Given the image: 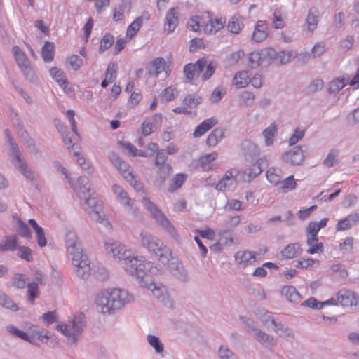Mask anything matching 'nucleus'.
<instances>
[{
  "label": "nucleus",
  "instance_id": "nucleus-1",
  "mask_svg": "<svg viewBox=\"0 0 359 359\" xmlns=\"http://www.w3.org/2000/svg\"><path fill=\"white\" fill-rule=\"evenodd\" d=\"M126 269L132 275L140 278L141 287L147 288L152 292L153 295L161 301H164L165 296L167 294V290L161 283H156L151 279L153 270L156 271V267H153V264L150 262H146L137 257L130 256L127 261H125Z\"/></svg>",
  "mask_w": 359,
  "mask_h": 359
},
{
  "label": "nucleus",
  "instance_id": "nucleus-2",
  "mask_svg": "<svg viewBox=\"0 0 359 359\" xmlns=\"http://www.w3.org/2000/svg\"><path fill=\"white\" fill-rule=\"evenodd\" d=\"M130 301L129 294L121 289L111 288L101 291L96 298L97 309L102 313H111L121 309Z\"/></svg>",
  "mask_w": 359,
  "mask_h": 359
},
{
  "label": "nucleus",
  "instance_id": "nucleus-3",
  "mask_svg": "<svg viewBox=\"0 0 359 359\" xmlns=\"http://www.w3.org/2000/svg\"><path fill=\"white\" fill-rule=\"evenodd\" d=\"M66 245L68 253L72 256V262L77 275L83 278H87L90 272L88 259L83 253L80 243L74 232L66 236Z\"/></svg>",
  "mask_w": 359,
  "mask_h": 359
},
{
  "label": "nucleus",
  "instance_id": "nucleus-4",
  "mask_svg": "<svg viewBox=\"0 0 359 359\" xmlns=\"http://www.w3.org/2000/svg\"><path fill=\"white\" fill-rule=\"evenodd\" d=\"M78 184L72 185L74 191L77 193L79 196L84 199L86 203L90 208V210H88V214L90 217L99 222L100 224H103L106 228L111 229V225L108 222L107 219L104 217L102 218L100 215L99 210L100 206L97 204V200L95 197H90L89 194V188L86 187L87 182L86 179L80 177L77 180Z\"/></svg>",
  "mask_w": 359,
  "mask_h": 359
},
{
  "label": "nucleus",
  "instance_id": "nucleus-5",
  "mask_svg": "<svg viewBox=\"0 0 359 359\" xmlns=\"http://www.w3.org/2000/svg\"><path fill=\"white\" fill-rule=\"evenodd\" d=\"M140 240L143 247L155 255L160 262L165 264L172 259V252L158 238L146 231L140 233Z\"/></svg>",
  "mask_w": 359,
  "mask_h": 359
},
{
  "label": "nucleus",
  "instance_id": "nucleus-6",
  "mask_svg": "<svg viewBox=\"0 0 359 359\" xmlns=\"http://www.w3.org/2000/svg\"><path fill=\"white\" fill-rule=\"evenodd\" d=\"M216 68V63L211 62L208 64L205 58L202 57L197 60L196 64H187L184 67V73L186 78L193 81L201 75L202 80L208 79L214 74Z\"/></svg>",
  "mask_w": 359,
  "mask_h": 359
},
{
  "label": "nucleus",
  "instance_id": "nucleus-7",
  "mask_svg": "<svg viewBox=\"0 0 359 359\" xmlns=\"http://www.w3.org/2000/svg\"><path fill=\"white\" fill-rule=\"evenodd\" d=\"M5 135L7 137L8 142L10 145L11 152L13 155V157L11 158L12 163L20 170L21 173L26 178H28L30 180H33L34 178V175L32 171L27 168L26 163L22 157L18 147L16 144L13 138L11 136L8 130H5Z\"/></svg>",
  "mask_w": 359,
  "mask_h": 359
},
{
  "label": "nucleus",
  "instance_id": "nucleus-8",
  "mask_svg": "<svg viewBox=\"0 0 359 359\" xmlns=\"http://www.w3.org/2000/svg\"><path fill=\"white\" fill-rule=\"evenodd\" d=\"M142 204L151 214V217L158 222L170 234L175 238H177L179 235L177 230L165 215L148 198L144 197L142 199Z\"/></svg>",
  "mask_w": 359,
  "mask_h": 359
},
{
  "label": "nucleus",
  "instance_id": "nucleus-9",
  "mask_svg": "<svg viewBox=\"0 0 359 359\" xmlns=\"http://www.w3.org/2000/svg\"><path fill=\"white\" fill-rule=\"evenodd\" d=\"M74 115L75 113L73 110L69 109L65 112V116L67 118L70 126L72 130L69 132L68 133L64 135L63 134V126L62 124L57 123L56 126L57 130L60 133H62V135L63 137V140L65 144L67 145V149L69 150L73 149L74 147L76 146V149L78 148L76 143L79 140V135L77 133V128H76V123L74 119Z\"/></svg>",
  "mask_w": 359,
  "mask_h": 359
},
{
  "label": "nucleus",
  "instance_id": "nucleus-10",
  "mask_svg": "<svg viewBox=\"0 0 359 359\" xmlns=\"http://www.w3.org/2000/svg\"><path fill=\"white\" fill-rule=\"evenodd\" d=\"M109 159L111 163L118 168L121 175L127 180L133 188L139 191L142 189V184L140 182L135 180L130 167L115 153H111Z\"/></svg>",
  "mask_w": 359,
  "mask_h": 359
},
{
  "label": "nucleus",
  "instance_id": "nucleus-11",
  "mask_svg": "<svg viewBox=\"0 0 359 359\" xmlns=\"http://www.w3.org/2000/svg\"><path fill=\"white\" fill-rule=\"evenodd\" d=\"M84 316L79 314L75 317L68 324H60L57 325V329L69 339H72V342H75L77 337L81 333L84 325Z\"/></svg>",
  "mask_w": 359,
  "mask_h": 359
},
{
  "label": "nucleus",
  "instance_id": "nucleus-12",
  "mask_svg": "<svg viewBox=\"0 0 359 359\" xmlns=\"http://www.w3.org/2000/svg\"><path fill=\"white\" fill-rule=\"evenodd\" d=\"M202 29L205 33H215L222 29L226 23V18L214 15L210 12L203 13Z\"/></svg>",
  "mask_w": 359,
  "mask_h": 359
},
{
  "label": "nucleus",
  "instance_id": "nucleus-13",
  "mask_svg": "<svg viewBox=\"0 0 359 359\" xmlns=\"http://www.w3.org/2000/svg\"><path fill=\"white\" fill-rule=\"evenodd\" d=\"M333 305L341 304L344 307L359 306V294L350 290H341L337 293Z\"/></svg>",
  "mask_w": 359,
  "mask_h": 359
},
{
  "label": "nucleus",
  "instance_id": "nucleus-14",
  "mask_svg": "<svg viewBox=\"0 0 359 359\" xmlns=\"http://www.w3.org/2000/svg\"><path fill=\"white\" fill-rule=\"evenodd\" d=\"M172 65V60L170 55L168 57L166 60L161 57H157L151 62L149 74L157 77L161 73L164 72L165 76H168L171 73Z\"/></svg>",
  "mask_w": 359,
  "mask_h": 359
},
{
  "label": "nucleus",
  "instance_id": "nucleus-15",
  "mask_svg": "<svg viewBox=\"0 0 359 359\" xmlns=\"http://www.w3.org/2000/svg\"><path fill=\"white\" fill-rule=\"evenodd\" d=\"M107 253L111 254L114 258L118 260L127 261L132 255L130 250L126 248L125 245L118 242H109L104 245Z\"/></svg>",
  "mask_w": 359,
  "mask_h": 359
},
{
  "label": "nucleus",
  "instance_id": "nucleus-16",
  "mask_svg": "<svg viewBox=\"0 0 359 359\" xmlns=\"http://www.w3.org/2000/svg\"><path fill=\"white\" fill-rule=\"evenodd\" d=\"M113 191L116 195V199L124 207L128 208L129 213L133 215H137L139 209L134 205L133 201L128 196V194L119 186L114 185Z\"/></svg>",
  "mask_w": 359,
  "mask_h": 359
},
{
  "label": "nucleus",
  "instance_id": "nucleus-17",
  "mask_svg": "<svg viewBox=\"0 0 359 359\" xmlns=\"http://www.w3.org/2000/svg\"><path fill=\"white\" fill-rule=\"evenodd\" d=\"M49 73L52 79H54L66 93H72L73 91L72 88L69 86L67 79L65 74L61 69L57 67H53L50 69Z\"/></svg>",
  "mask_w": 359,
  "mask_h": 359
},
{
  "label": "nucleus",
  "instance_id": "nucleus-18",
  "mask_svg": "<svg viewBox=\"0 0 359 359\" xmlns=\"http://www.w3.org/2000/svg\"><path fill=\"white\" fill-rule=\"evenodd\" d=\"M262 321L267 327H271L280 337H286L290 335V332L287 328H284L281 324H276L271 314L269 312L264 313L262 317Z\"/></svg>",
  "mask_w": 359,
  "mask_h": 359
},
{
  "label": "nucleus",
  "instance_id": "nucleus-19",
  "mask_svg": "<svg viewBox=\"0 0 359 359\" xmlns=\"http://www.w3.org/2000/svg\"><path fill=\"white\" fill-rule=\"evenodd\" d=\"M236 263L243 267L253 265L257 262V255L252 251L240 250L234 255Z\"/></svg>",
  "mask_w": 359,
  "mask_h": 359
},
{
  "label": "nucleus",
  "instance_id": "nucleus-20",
  "mask_svg": "<svg viewBox=\"0 0 359 359\" xmlns=\"http://www.w3.org/2000/svg\"><path fill=\"white\" fill-rule=\"evenodd\" d=\"M304 152L300 147H296L283 155L284 161L292 165L301 164L304 160Z\"/></svg>",
  "mask_w": 359,
  "mask_h": 359
},
{
  "label": "nucleus",
  "instance_id": "nucleus-21",
  "mask_svg": "<svg viewBox=\"0 0 359 359\" xmlns=\"http://www.w3.org/2000/svg\"><path fill=\"white\" fill-rule=\"evenodd\" d=\"M149 20V15H146L145 16H140L137 17L135 20H134L127 27L126 33V39L131 40L139 32L140 29L144 20Z\"/></svg>",
  "mask_w": 359,
  "mask_h": 359
},
{
  "label": "nucleus",
  "instance_id": "nucleus-22",
  "mask_svg": "<svg viewBox=\"0 0 359 359\" xmlns=\"http://www.w3.org/2000/svg\"><path fill=\"white\" fill-rule=\"evenodd\" d=\"M178 25V13L177 8H170L165 17V31L168 33L172 32Z\"/></svg>",
  "mask_w": 359,
  "mask_h": 359
},
{
  "label": "nucleus",
  "instance_id": "nucleus-23",
  "mask_svg": "<svg viewBox=\"0 0 359 359\" xmlns=\"http://www.w3.org/2000/svg\"><path fill=\"white\" fill-rule=\"evenodd\" d=\"M42 273L37 271L35 274L34 280L27 285L28 298L33 302L39 296L38 285L42 283Z\"/></svg>",
  "mask_w": 359,
  "mask_h": 359
},
{
  "label": "nucleus",
  "instance_id": "nucleus-24",
  "mask_svg": "<svg viewBox=\"0 0 359 359\" xmlns=\"http://www.w3.org/2000/svg\"><path fill=\"white\" fill-rule=\"evenodd\" d=\"M268 36V27L265 21L259 20L255 27L252 39L255 42L264 40Z\"/></svg>",
  "mask_w": 359,
  "mask_h": 359
},
{
  "label": "nucleus",
  "instance_id": "nucleus-25",
  "mask_svg": "<svg viewBox=\"0 0 359 359\" xmlns=\"http://www.w3.org/2000/svg\"><path fill=\"white\" fill-rule=\"evenodd\" d=\"M217 119L215 117L208 118L201 122L195 129L194 132V137H200L206 132L210 130L217 123Z\"/></svg>",
  "mask_w": 359,
  "mask_h": 359
},
{
  "label": "nucleus",
  "instance_id": "nucleus-26",
  "mask_svg": "<svg viewBox=\"0 0 359 359\" xmlns=\"http://www.w3.org/2000/svg\"><path fill=\"white\" fill-rule=\"evenodd\" d=\"M302 249L299 243H290L286 245L281 251V255L285 259H292L299 255Z\"/></svg>",
  "mask_w": 359,
  "mask_h": 359
},
{
  "label": "nucleus",
  "instance_id": "nucleus-27",
  "mask_svg": "<svg viewBox=\"0 0 359 359\" xmlns=\"http://www.w3.org/2000/svg\"><path fill=\"white\" fill-rule=\"evenodd\" d=\"M218 156V154L216 151H213L210 154H205L201 156L198 159V166L203 170H210L213 169V165L212 162L215 161Z\"/></svg>",
  "mask_w": 359,
  "mask_h": 359
},
{
  "label": "nucleus",
  "instance_id": "nucleus-28",
  "mask_svg": "<svg viewBox=\"0 0 359 359\" xmlns=\"http://www.w3.org/2000/svg\"><path fill=\"white\" fill-rule=\"evenodd\" d=\"M319 20V11L316 8H311L309 9L307 17L306 19V23L307 29L309 32L315 30L318 26Z\"/></svg>",
  "mask_w": 359,
  "mask_h": 359
},
{
  "label": "nucleus",
  "instance_id": "nucleus-29",
  "mask_svg": "<svg viewBox=\"0 0 359 359\" xmlns=\"http://www.w3.org/2000/svg\"><path fill=\"white\" fill-rule=\"evenodd\" d=\"M306 243L309 247L307 250L309 254L322 253L324 251V245L318 242V236H309Z\"/></svg>",
  "mask_w": 359,
  "mask_h": 359
},
{
  "label": "nucleus",
  "instance_id": "nucleus-30",
  "mask_svg": "<svg viewBox=\"0 0 359 359\" xmlns=\"http://www.w3.org/2000/svg\"><path fill=\"white\" fill-rule=\"evenodd\" d=\"M238 174V171L236 169H231L227 170L222 177V179L218 182L216 185V189L217 190H223L225 187L226 181H231V184H236V177Z\"/></svg>",
  "mask_w": 359,
  "mask_h": 359
},
{
  "label": "nucleus",
  "instance_id": "nucleus-31",
  "mask_svg": "<svg viewBox=\"0 0 359 359\" xmlns=\"http://www.w3.org/2000/svg\"><path fill=\"white\" fill-rule=\"evenodd\" d=\"M55 44L53 42L46 41L41 49V56L45 62H50L54 59Z\"/></svg>",
  "mask_w": 359,
  "mask_h": 359
},
{
  "label": "nucleus",
  "instance_id": "nucleus-32",
  "mask_svg": "<svg viewBox=\"0 0 359 359\" xmlns=\"http://www.w3.org/2000/svg\"><path fill=\"white\" fill-rule=\"evenodd\" d=\"M13 52L18 65L22 71H25L29 67V60L26 55L18 46L13 48Z\"/></svg>",
  "mask_w": 359,
  "mask_h": 359
},
{
  "label": "nucleus",
  "instance_id": "nucleus-33",
  "mask_svg": "<svg viewBox=\"0 0 359 359\" xmlns=\"http://www.w3.org/2000/svg\"><path fill=\"white\" fill-rule=\"evenodd\" d=\"M224 137V130L217 128L213 130L206 139V144L209 147H214Z\"/></svg>",
  "mask_w": 359,
  "mask_h": 359
},
{
  "label": "nucleus",
  "instance_id": "nucleus-34",
  "mask_svg": "<svg viewBox=\"0 0 359 359\" xmlns=\"http://www.w3.org/2000/svg\"><path fill=\"white\" fill-rule=\"evenodd\" d=\"M29 223L36 232L38 245L40 247L46 246L47 242L44 235L43 229L41 226H39L37 224L36 222L33 219H29Z\"/></svg>",
  "mask_w": 359,
  "mask_h": 359
},
{
  "label": "nucleus",
  "instance_id": "nucleus-35",
  "mask_svg": "<svg viewBox=\"0 0 359 359\" xmlns=\"http://www.w3.org/2000/svg\"><path fill=\"white\" fill-rule=\"evenodd\" d=\"M286 18V14L282 8H276L273 12V24L276 29H282L284 27Z\"/></svg>",
  "mask_w": 359,
  "mask_h": 359
},
{
  "label": "nucleus",
  "instance_id": "nucleus-36",
  "mask_svg": "<svg viewBox=\"0 0 359 359\" xmlns=\"http://www.w3.org/2000/svg\"><path fill=\"white\" fill-rule=\"evenodd\" d=\"M250 83L249 75L247 72L243 71L236 73L233 79V83L237 88H244Z\"/></svg>",
  "mask_w": 359,
  "mask_h": 359
},
{
  "label": "nucleus",
  "instance_id": "nucleus-37",
  "mask_svg": "<svg viewBox=\"0 0 359 359\" xmlns=\"http://www.w3.org/2000/svg\"><path fill=\"white\" fill-rule=\"evenodd\" d=\"M281 295L290 302H295L299 299V294L293 286H284L280 291Z\"/></svg>",
  "mask_w": 359,
  "mask_h": 359
},
{
  "label": "nucleus",
  "instance_id": "nucleus-38",
  "mask_svg": "<svg viewBox=\"0 0 359 359\" xmlns=\"http://www.w3.org/2000/svg\"><path fill=\"white\" fill-rule=\"evenodd\" d=\"M266 175L268 181L271 184L277 185L281 182L282 173L279 169L271 168L266 171Z\"/></svg>",
  "mask_w": 359,
  "mask_h": 359
},
{
  "label": "nucleus",
  "instance_id": "nucleus-39",
  "mask_svg": "<svg viewBox=\"0 0 359 359\" xmlns=\"http://www.w3.org/2000/svg\"><path fill=\"white\" fill-rule=\"evenodd\" d=\"M121 148L126 150L129 154L133 156H142L147 157V154L146 151H139L136 147L129 142H120Z\"/></svg>",
  "mask_w": 359,
  "mask_h": 359
},
{
  "label": "nucleus",
  "instance_id": "nucleus-40",
  "mask_svg": "<svg viewBox=\"0 0 359 359\" xmlns=\"http://www.w3.org/2000/svg\"><path fill=\"white\" fill-rule=\"evenodd\" d=\"M17 246L15 236H8L0 243V251L14 250Z\"/></svg>",
  "mask_w": 359,
  "mask_h": 359
},
{
  "label": "nucleus",
  "instance_id": "nucleus-41",
  "mask_svg": "<svg viewBox=\"0 0 359 359\" xmlns=\"http://www.w3.org/2000/svg\"><path fill=\"white\" fill-rule=\"evenodd\" d=\"M243 27L242 19L236 16L231 18L227 25L229 32L233 34H238L242 29Z\"/></svg>",
  "mask_w": 359,
  "mask_h": 359
},
{
  "label": "nucleus",
  "instance_id": "nucleus-42",
  "mask_svg": "<svg viewBox=\"0 0 359 359\" xmlns=\"http://www.w3.org/2000/svg\"><path fill=\"white\" fill-rule=\"evenodd\" d=\"M187 178V176L185 174H177L171 180L170 187L168 188L169 191L172 192L180 188Z\"/></svg>",
  "mask_w": 359,
  "mask_h": 359
},
{
  "label": "nucleus",
  "instance_id": "nucleus-43",
  "mask_svg": "<svg viewBox=\"0 0 359 359\" xmlns=\"http://www.w3.org/2000/svg\"><path fill=\"white\" fill-rule=\"evenodd\" d=\"M277 130V124L271 123L268 128H266L262 133L263 136L265 138V142L266 145H271L273 142V137Z\"/></svg>",
  "mask_w": 359,
  "mask_h": 359
},
{
  "label": "nucleus",
  "instance_id": "nucleus-44",
  "mask_svg": "<svg viewBox=\"0 0 359 359\" xmlns=\"http://www.w3.org/2000/svg\"><path fill=\"white\" fill-rule=\"evenodd\" d=\"M177 95L178 91L177 88L172 86H169L162 91L161 98L163 101L169 102L175 99Z\"/></svg>",
  "mask_w": 359,
  "mask_h": 359
},
{
  "label": "nucleus",
  "instance_id": "nucleus-45",
  "mask_svg": "<svg viewBox=\"0 0 359 359\" xmlns=\"http://www.w3.org/2000/svg\"><path fill=\"white\" fill-rule=\"evenodd\" d=\"M202 101V97L194 95H188L183 100V104L188 109L195 108Z\"/></svg>",
  "mask_w": 359,
  "mask_h": 359
},
{
  "label": "nucleus",
  "instance_id": "nucleus-46",
  "mask_svg": "<svg viewBox=\"0 0 359 359\" xmlns=\"http://www.w3.org/2000/svg\"><path fill=\"white\" fill-rule=\"evenodd\" d=\"M248 332L257 341L264 343L269 341L270 337L269 335L262 332L260 330L255 327H250L248 329Z\"/></svg>",
  "mask_w": 359,
  "mask_h": 359
},
{
  "label": "nucleus",
  "instance_id": "nucleus-47",
  "mask_svg": "<svg viewBox=\"0 0 359 359\" xmlns=\"http://www.w3.org/2000/svg\"><path fill=\"white\" fill-rule=\"evenodd\" d=\"M332 302H335V299L334 298H332L325 302H318L316 299L314 298H310L306 301L304 302L303 305H305L309 308L312 309H322L323 305L325 304H333Z\"/></svg>",
  "mask_w": 359,
  "mask_h": 359
},
{
  "label": "nucleus",
  "instance_id": "nucleus-48",
  "mask_svg": "<svg viewBox=\"0 0 359 359\" xmlns=\"http://www.w3.org/2000/svg\"><path fill=\"white\" fill-rule=\"evenodd\" d=\"M347 79L345 78H337L332 80L329 86L330 90L332 92H339L341 90L346 84Z\"/></svg>",
  "mask_w": 359,
  "mask_h": 359
},
{
  "label": "nucleus",
  "instance_id": "nucleus-49",
  "mask_svg": "<svg viewBox=\"0 0 359 359\" xmlns=\"http://www.w3.org/2000/svg\"><path fill=\"white\" fill-rule=\"evenodd\" d=\"M202 22L203 21V13L201 16L195 15L190 18L189 21V26L191 30L194 32L200 31L202 29Z\"/></svg>",
  "mask_w": 359,
  "mask_h": 359
},
{
  "label": "nucleus",
  "instance_id": "nucleus-50",
  "mask_svg": "<svg viewBox=\"0 0 359 359\" xmlns=\"http://www.w3.org/2000/svg\"><path fill=\"white\" fill-rule=\"evenodd\" d=\"M118 69V65L114 62H111L108 65L105 72V78H107L109 82H113L115 81Z\"/></svg>",
  "mask_w": 359,
  "mask_h": 359
},
{
  "label": "nucleus",
  "instance_id": "nucleus-51",
  "mask_svg": "<svg viewBox=\"0 0 359 359\" xmlns=\"http://www.w3.org/2000/svg\"><path fill=\"white\" fill-rule=\"evenodd\" d=\"M0 305L13 311L18 310V306L15 302L1 292H0Z\"/></svg>",
  "mask_w": 359,
  "mask_h": 359
},
{
  "label": "nucleus",
  "instance_id": "nucleus-52",
  "mask_svg": "<svg viewBox=\"0 0 359 359\" xmlns=\"http://www.w3.org/2000/svg\"><path fill=\"white\" fill-rule=\"evenodd\" d=\"M7 330L12 334L15 335L25 341H29L30 343H34V341L32 340L31 337H29V335L26 332L19 330L18 328L15 327V326H13V325L8 326L7 327Z\"/></svg>",
  "mask_w": 359,
  "mask_h": 359
},
{
  "label": "nucleus",
  "instance_id": "nucleus-53",
  "mask_svg": "<svg viewBox=\"0 0 359 359\" xmlns=\"http://www.w3.org/2000/svg\"><path fill=\"white\" fill-rule=\"evenodd\" d=\"M280 184H281V189L284 192H287L289 191L293 190L296 188L297 186L294 177L292 175H290L283 181H281Z\"/></svg>",
  "mask_w": 359,
  "mask_h": 359
},
{
  "label": "nucleus",
  "instance_id": "nucleus-54",
  "mask_svg": "<svg viewBox=\"0 0 359 359\" xmlns=\"http://www.w3.org/2000/svg\"><path fill=\"white\" fill-rule=\"evenodd\" d=\"M156 173L158 177L163 180L171 174L172 171V166L169 163H166L160 166H156Z\"/></svg>",
  "mask_w": 359,
  "mask_h": 359
},
{
  "label": "nucleus",
  "instance_id": "nucleus-55",
  "mask_svg": "<svg viewBox=\"0 0 359 359\" xmlns=\"http://www.w3.org/2000/svg\"><path fill=\"white\" fill-rule=\"evenodd\" d=\"M147 341L149 345L155 349L156 353H161L163 351V345L156 336L148 335Z\"/></svg>",
  "mask_w": 359,
  "mask_h": 359
},
{
  "label": "nucleus",
  "instance_id": "nucleus-56",
  "mask_svg": "<svg viewBox=\"0 0 359 359\" xmlns=\"http://www.w3.org/2000/svg\"><path fill=\"white\" fill-rule=\"evenodd\" d=\"M18 249L19 257L21 259H25L27 262L32 260V250L29 248L27 246H20Z\"/></svg>",
  "mask_w": 359,
  "mask_h": 359
},
{
  "label": "nucleus",
  "instance_id": "nucleus-57",
  "mask_svg": "<svg viewBox=\"0 0 359 359\" xmlns=\"http://www.w3.org/2000/svg\"><path fill=\"white\" fill-rule=\"evenodd\" d=\"M114 41V36L111 35H105L100 40V50L103 52L111 46Z\"/></svg>",
  "mask_w": 359,
  "mask_h": 359
},
{
  "label": "nucleus",
  "instance_id": "nucleus-58",
  "mask_svg": "<svg viewBox=\"0 0 359 359\" xmlns=\"http://www.w3.org/2000/svg\"><path fill=\"white\" fill-rule=\"evenodd\" d=\"M71 68L75 71L80 69L83 65V60L76 55H72L67 58Z\"/></svg>",
  "mask_w": 359,
  "mask_h": 359
},
{
  "label": "nucleus",
  "instance_id": "nucleus-59",
  "mask_svg": "<svg viewBox=\"0 0 359 359\" xmlns=\"http://www.w3.org/2000/svg\"><path fill=\"white\" fill-rule=\"evenodd\" d=\"M26 276L22 273L15 275L12 280L13 285L17 288H24L26 285Z\"/></svg>",
  "mask_w": 359,
  "mask_h": 359
},
{
  "label": "nucleus",
  "instance_id": "nucleus-60",
  "mask_svg": "<svg viewBox=\"0 0 359 359\" xmlns=\"http://www.w3.org/2000/svg\"><path fill=\"white\" fill-rule=\"evenodd\" d=\"M351 215L346 217L345 219L339 220L336 225L337 231H342L349 229L351 227Z\"/></svg>",
  "mask_w": 359,
  "mask_h": 359
},
{
  "label": "nucleus",
  "instance_id": "nucleus-61",
  "mask_svg": "<svg viewBox=\"0 0 359 359\" xmlns=\"http://www.w3.org/2000/svg\"><path fill=\"white\" fill-rule=\"evenodd\" d=\"M225 207L229 210H242L245 208L243 202L236 199L229 200Z\"/></svg>",
  "mask_w": 359,
  "mask_h": 359
},
{
  "label": "nucleus",
  "instance_id": "nucleus-62",
  "mask_svg": "<svg viewBox=\"0 0 359 359\" xmlns=\"http://www.w3.org/2000/svg\"><path fill=\"white\" fill-rule=\"evenodd\" d=\"M315 262L316 260L312 258L302 257L297 262L296 266L299 269H307L312 267Z\"/></svg>",
  "mask_w": 359,
  "mask_h": 359
},
{
  "label": "nucleus",
  "instance_id": "nucleus-63",
  "mask_svg": "<svg viewBox=\"0 0 359 359\" xmlns=\"http://www.w3.org/2000/svg\"><path fill=\"white\" fill-rule=\"evenodd\" d=\"M305 134L304 130L297 128L289 140L290 145H294L303 138Z\"/></svg>",
  "mask_w": 359,
  "mask_h": 359
},
{
  "label": "nucleus",
  "instance_id": "nucleus-64",
  "mask_svg": "<svg viewBox=\"0 0 359 359\" xmlns=\"http://www.w3.org/2000/svg\"><path fill=\"white\" fill-rule=\"evenodd\" d=\"M324 86V82L322 79H316L313 80L310 85L308 86V92L309 93H313L316 91L323 88Z\"/></svg>",
  "mask_w": 359,
  "mask_h": 359
}]
</instances>
